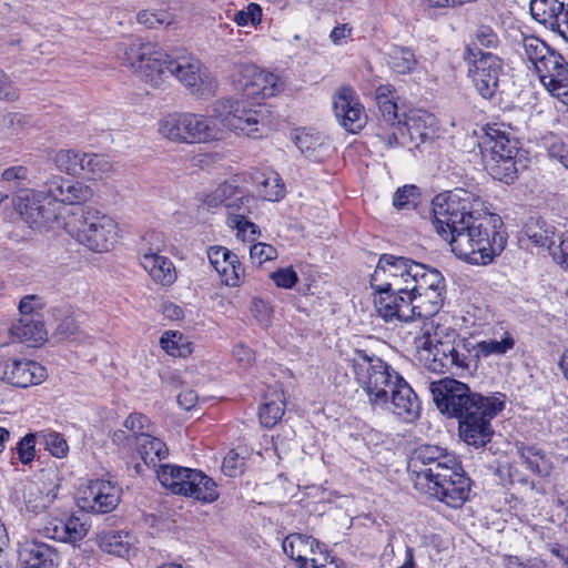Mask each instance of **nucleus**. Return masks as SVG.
<instances>
[{
  "label": "nucleus",
  "mask_w": 568,
  "mask_h": 568,
  "mask_svg": "<svg viewBox=\"0 0 568 568\" xmlns=\"http://www.w3.org/2000/svg\"><path fill=\"white\" fill-rule=\"evenodd\" d=\"M234 81L237 89L253 100L274 97L283 89V82L276 74L261 70L254 64L240 65Z\"/></svg>",
  "instance_id": "17"
},
{
  "label": "nucleus",
  "mask_w": 568,
  "mask_h": 568,
  "mask_svg": "<svg viewBox=\"0 0 568 568\" xmlns=\"http://www.w3.org/2000/svg\"><path fill=\"white\" fill-rule=\"evenodd\" d=\"M541 83L554 97L568 105V63L566 60L550 75L542 79Z\"/></svg>",
  "instance_id": "38"
},
{
  "label": "nucleus",
  "mask_w": 568,
  "mask_h": 568,
  "mask_svg": "<svg viewBox=\"0 0 568 568\" xmlns=\"http://www.w3.org/2000/svg\"><path fill=\"white\" fill-rule=\"evenodd\" d=\"M122 61L152 88L161 87L170 75L171 55L152 42L133 39L123 43Z\"/></svg>",
  "instance_id": "7"
},
{
  "label": "nucleus",
  "mask_w": 568,
  "mask_h": 568,
  "mask_svg": "<svg viewBox=\"0 0 568 568\" xmlns=\"http://www.w3.org/2000/svg\"><path fill=\"white\" fill-rule=\"evenodd\" d=\"M64 524L67 532L65 541H78L82 539L88 532L87 525L77 517H69L65 519Z\"/></svg>",
  "instance_id": "61"
},
{
  "label": "nucleus",
  "mask_w": 568,
  "mask_h": 568,
  "mask_svg": "<svg viewBox=\"0 0 568 568\" xmlns=\"http://www.w3.org/2000/svg\"><path fill=\"white\" fill-rule=\"evenodd\" d=\"M47 449L54 457H64L69 450L65 439L55 432H50L43 436Z\"/></svg>",
  "instance_id": "59"
},
{
  "label": "nucleus",
  "mask_w": 568,
  "mask_h": 568,
  "mask_svg": "<svg viewBox=\"0 0 568 568\" xmlns=\"http://www.w3.org/2000/svg\"><path fill=\"white\" fill-rule=\"evenodd\" d=\"M542 145L550 159L558 161L568 170V144L561 138L555 134H548L542 138Z\"/></svg>",
  "instance_id": "47"
},
{
  "label": "nucleus",
  "mask_w": 568,
  "mask_h": 568,
  "mask_svg": "<svg viewBox=\"0 0 568 568\" xmlns=\"http://www.w3.org/2000/svg\"><path fill=\"white\" fill-rule=\"evenodd\" d=\"M414 344L424 366L434 373L464 372L469 369L470 343L459 338L453 327L426 321L415 336Z\"/></svg>",
  "instance_id": "3"
},
{
  "label": "nucleus",
  "mask_w": 568,
  "mask_h": 568,
  "mask_svg": "<svg viewBox=\"0 0 568 568\" xmlns=\"http://www.w3.org/2000/svg\"><path fill=\"white\" fill-rule=\"evenodd\" d=\"M70 180L64 179L60 175H52L48 179L43 187L45 190L47 197L54 202L65 203L67 192L69 191Z\"/></svg>",
  "instance_id": "49"
},
{
  "label": "nucleus",
  "mask_w": 568,
  "mask_h": 568,
  "mask_svg": "<svg viewBox=\"0 0 568 568\" xmlns=\"http://www.w3.org/2000/svg\"><path fill=\"white\" fill-rule=\"evenodd\" d=\"M251 313L261 325L266 326L271 322L273 310L264 300L253 298L251 302Z\"/></svg>",
  "instance_id": "62"
},
{
  "label": "nucleus",
  "mask_w": 568,
  "mask_h": 568,
  "mask_svg": "<svg viewBox=\"0 0 568 568\" xmlns=\"http://www.w3.org/2000/svg\"><path fill=\"white\" fill-rule=\"evenodd\" d=\"M412 278L415 293V308L418 318L428 320L436 315L443 306L445 293V280L439 271L409 258Z\"/></svg>",
  "instance_id": "10"
},
{
  "label": "nucleus",
  "mask_w": 568,
  "mask_h": 568,
  "mask_svg": "<svg viewBox=\"0 0 568 568\" xmlns=\"http://www.w3.org/2000/svg\"><path fill=\"white\" fill-rule=\"evenodd\" d=\"M459 464L456 456L447 449L436 445H422L413 452L408 469L416 476L415 486L425 490L435 479L452 474Z\"/></svg>",
  "instance_id": "11"
},
{
  "label": "nucleus",
  "mask_w": 568,
  "mask_h": 568,
  "mask_svg": "<svg viewBox=\"0 0 568 568\" xmlns=\"http://www.w3.org/2000/svg\"><path fill=\"white\" fill-rule=\"evenodd\" d=\"M34 447L36 435L32 433L26 434L17 444L18 458L23 465H28L34 459Z\"/></svg>",
  "instance_id": "55"
},
{
  "label": "nucleus",
  "mask_w": 568,
  "mask_h": 568,
  "mask_svg": "<svg viewBox=\"0 0 568 568\" xmlns=\"http://www.w3.org/2000/svg\"><path fill=\"white\" fill-rule=\"evenodd\" d=\"M333 110L338 124L349 133H358L366 124L365 109L351 87L334 93Z\"/></svg>",
  "instance_id": "19"
},
{
  "label": "nucleus",
  "mask_w": 568,
  "mask_h": 568,
  "mask_svg": "<svg viewBox=\"0 0 568 568\" xmlns=\"http://www.w3.org/2000/svg\"><path fill=\"white\" fill-rule=\"evenodd\" d=\"M497 398L484 404L480 409L459 419V436L468 445L483 447L490 442L494 430L490 420L503 409Z\"/></svg>",
  "instance_id": "15"
},
{
  "label": "nucleus",
  "mask_w": 568,
  "mask_h": 568,
  "mask_svg": "<svg viewBox=\"0 0 568 568\" xmlns=\"http://www.w3.org/2000/svg\"><path fill=\"white\" fill-rule=\"evenodd\" d=\"M133 541L134 537L124 531H104L98 537L99 547L103 551L119 557L129 556Z\"/></svg>",
  "instance_id": "33"
},
{
  "label": "nucleus",
  "mask_w": 568,
  "mask_h": 568,
  "mask_svg": "<svg viewBox=\"0 0 568 568\" xmlns=\"http://www.w3.org/2000/svg\"><path fill=\"white\" fill-rule=\"evenodd\" d=\"M17 341L36 346L45 339L47 332L41 321L34 320L32 316H22L20 320L12 322Z\"/></svg>",
  "instance_id": "31"
},
{
  "label": "nucleus",
  "mask_w": 568,
  "mask_h": 568,
  "mask_svg": "<svg viewBox=\"0 0 568 568\" xmlns=\"http://www.w3.org/2000/svg\"><path fill=\"white\" fill-rule=\"evenodd\" d=\"M170 75L185 87L191 94L207 98L214 95L217 81L203 63L192 54L172 58L169 67Z\"/></svg>",
  "instance_id": "13"
},
{
  "label": "nucleus",
  "mask_w": 568,
  "mask_h": 568,
  "mask_svg": "<svg viewBox=\"0 0 568 568\" xmlns=\"http://www.w3.org/2000/svg\"><path fill=\"white\" fill-rule=\"evenodd\" d=\"M419 197L418 189L415 185L399 187L393 197V204L397 209H409L417 204Z\"/></svg>",
  "instance_id": "51"
},
{
  "label": "nucleus",
  "mask_w": 568,
  "mask_h": 568,
  "mask_svg": "<svg viewBox=\"0 0 568 568\" xmlns=\"http://www.w3.org/2000/svg\"><path fill=\"white\" fill-rule=\"evenodd\" d=\"M31 125V119L21 113H8L3 116V128L9 135H18Z\"/></svg>",
  "instance_id": "53"
},
{
  "label": "nucleus",
  "mask_w": 568,
  "mask_h": 568,
  "mask_svg": "<svg viewBox=\"0 0 568 568\" xmlns=\"http://www.w3.org/2000/svg\"><path fill=\"white\" fill-rule=\"evenodd\" d=\"M93 196L92 189L79 181L70 180L69 191L67 192L65 203L68 205L82 204L90 201Z\"/></svg>",
  "instance_id": "50"
},
{
  "label": "nucleus",
  "mask_w": 568,
  "mask_h": 568,
  "mask_svg": "<svg viewBox=\"0 0 568 568\" xmlns=\"http://www.w3.org/2000/svg\"><path fill=\"white\" fill-rule=\"evenodd\" d=\"M45 378L47 369L34 361L12 358L4 363L2 379L12 386L27 388L41 384Z\"/></svg>",
  "instance_id": "23"
},
{
  "label": "nucleus",
  "mask_w": 568,
  "mask_h": 568,
  "mask_svg": "<svg viewBox=\"0 0 568 568\" xmlns=\"http://www.w3.org/2000/svg\"><path fill=\"white\" fill-rule=\"evenodd\" d=\"M84 160L85 152L74 149H61L53 156L55 168L71 175L83 173Z\"/></svg>",
  "instance_id": "37"
},
{
  "label": "nucleus",
  "mask_w": 568,
  "mask_h": 568,
  "mask_svg": "<svg viewBox=\"0 0 568 568\" xmlns=\"http://www.w3.org/2000/svg\"><path fill=\"white\" fill-rule=\"evenodd\" d=\"M429 390L439 412L458 419L495 399V397H484L473 393L465 383L449 377L432 382Z\"/></svg>",
  "instance_id": "8"
},
{
  "label": "nucleus",
  "mask_w": 568,
  "mask_h": 568,
  "mask_svg": "<svg viewBox=\"0 0 568 568\" xmlns=\"http://www.w3.org/2000/svg\"><path fill=\"white\" fill-rule=\"evenodd\" d=\"M277 251L270 244L255 243L250 247V258L254 264L261 265L266 261L276 258Z\"/></svg>",
  "instance_id": "58"
},
{
  "label": "nucleus",
  "mask_w": 568,
  "mask_h": 568,
  "mask_svg": "<svg viewBox=\"0 0 568 568\" xmlns=\"http://www.w3.org/2000/svg\"><path fill=\"white\" fill-rule=\"evenodd\" d=\"M317 545V539L303 534H290L282 542V548L298 568H310L308 549Z\"/></svg>",
  "instance_id": "28"
},
{
  "label": "nucleus",
  "mask_w": 568,
  "mask_h": 568,
  "mask_svg": "<svg viewBox=\"0 0 568 568\" xmlns=\"http://www.w3.org/2000/svg\"><path fill=\"white\" fill-rule=\"evenodd\" d=\"M422 118L409 116L405 122V126L408 131V134L413 141L418 140L420 143L426 142L430 139L432 133L427 130L426 126L422 128ZM425 123L426 121L423 120Z\"/></svg>",
  "instance_id": "60"
},
{
  "label": "nucleus",
  "mask_w": 568,
  "mask_h": 568,
  "mask_svg": "<svg viewBox=\"0 0 568 568\" xmlns=\"http://www.w3.org/2000/svg\"><path fill=\"white\" fill-rule=\"evenodd\" d=\"M204 203L209 207L224 206L231 213L229 226L236 229V236L242 241H254L260 234L258 226L247 220L258 210L255 195L244 191L234 183L225 182L206 195Z\"/></svg>",
  "instance_id": "5"
},
{
  "label": "nucleus",
  "mask_w": 568,
  "mask_h": 568,
  "mask_svg": "<svg viewBox=\"0 0 568 568\" xmlns=\"http://www.w3.org/2000/svg\"><path fill=\"white\" fill-rule=\"evenodd\" d=\"M1 182L8 190L19 195L29 189V170L23 165L10 166L1 173Z\"/></svg>",
  "instance_id": "43"
},
{
  "label": "nucleus",
  "mask_w": 568,
  "mask_h": 568,
  "mask_svg": "<svg viewBox=\"0 0 568 568\" xmlns=\"http://www.w3.org/2000/svg\"><path fill=\"white\" fill-rule=\"evenodd\" d=\"M144 246L141 252V265L151 278L169 286L176 280V271L170 258L161 255L164 247L163 235L159 232H150L143 236Z\"/></svg>",
  "instance_id": "16"
},
{
  "label": "nucleus",
  "mask_w": 568,
  "mask_h": 568,
  "mask_svg": "<svg viewBox=\"0 0 568 568\" xmlns=\"http://www.w3.org/2000/svg\"><path fill=\"white\" fill-rule=\"evenodd\" d=\"M519 454L529 470L541 476L548 475L550 466L540 449L532 446H523L519 448Z\"/></svg>",
  "instance_id": "45"
},
{
  "label": "nucleus",
  "mask_w": 568,
  "mask_h": 568,
  "mask_svg": "<svg viewBox=\"0 0 568 568\" xmlns=\"http://www.w3.org/2000/svg\"><path fill=\"white\" fill-rule=\"evenodd\" d=\"M481 201L467 190L456 189L433 201L434 226L452 252L470 264L486 265L500 254L506 237L501 219L483 212Z\"/></svg>",
  "instance_id": "1"
},
{
  "label": "nucleus",
  "mask_w": 568,
  "mask_h": 568,
  "mask_svg": "<svg viewBox=\"0 0 568 568\" xmlns=\"http://www.w3.org/2000/svg\"><path fill=\"white\" fill-rule=\"evenodd\" d=\"M187 143H209L224 139V130L219 125L212 111L211 115L186 113Z\"/></svg>",
  "instance_id": "26"
},
{
  "label": "nucleus",
  "mask_w": 568,
  "mask_h": 568,
  "mask_svg": "<svg viewBox=\"0 0 568 568\" xmlns=\"http://www.w3.org/2000/svg\"><path fill=\"white\" fill-rule=\"evenodd\" d=\"M207 257L214 270L227 286H237L244 276V268L236 254L224 246H211Z\"/></svg>",
  "instance_id": "25"
},
{
  "label": "nucleus",
  "mask_w": 568,
  "mask_h": 568,
  "mask_svg": "<svg viewBox=\"0 0 568 568\" xmlns=\"http://www.w3.org/2000/svg\"><path fill=\"white\" fill-rule=\"evenodd\" d=\"M135 444L145 464H154L156 459L161 460L168 456L166 445L149 433H141L136 436Z\"/></svg>",
  "instance_id": "36"
},
{
  "label": "nucleus",
  "mask_w": 568,
  "mask_h": 568,
  "mask_svg": "<svg viewBox=\"0 0 568 568\" xmlns=\"http://www.w3.org/2000/svg\"><path fill=\"white\" fill-rule=\"evenodd\" d=\"M386 62L396 73L406 74L414 70L417 60L410 49L395 45L388 51Z\"/></svg>",
  "instance_id": "40"
},
{
  "label": "nucleus",
  "mask_w": 568,
  "mask_h": 568,
  "mask_svg": "<svg viewBox=\"0 0 568 568\" xmlns=\"http://www.w3.org/2000/svg\"><path fill=\"white\" fill-rule=\"evenodd\" d=\"M112 172L113 164L105 155L85 153L83 173L89 179H102Z\"/></svg>",
  "instance_id": "44"
},
{
  "label": "nucleus",
  "mask_w": 568,
  "mask_h": 568,
  "mask_svg": "<svg viewBox=\"0 0 568 568\" xmlns=\"http://www.w3.org/2000/svg\"><path fill=\"white\" fill-rule=\"evenodd\" d=\"M124 426L126 429L132 432L134 439L136 440V436L141 433H146L145 429H149V418L142 414L133 413L130 414L124 420Z\"/></svg>",
  "instance_id": "64"
},
{
  "label": "nucleus",
  "mask_w": 568,
  "mask_h": 568,
  "mask_svg": "<svg viewBox=\"0 0 568 568\" xmlns=\"http://www.w3.org/2000/svg\"><path fill=\"white\" fill-rule=\"evenodd\" d=\"M485 143L490 150V174L500 181L513 180L517 173L515 158L518 153V142L496 125H489Z\"/></svg>",
  "instance_id": "14"
},
{
  "label": "nucleus",
  "mask_w": 568,
  "mask_h": 568,
  "mask_svg": "<svg viewBox=\"0 0 568 568\" xmlns=\"http://www.w3.org/2000/svg\"><path fill=\"white\" fill-rule=\"evenodd\" d=\"M402 131L403 128L400 125L385 126L378 123V130L375 135L386 150H390L398 146V132Z\"/></svg>",
  "instance_id": "56"
},
{
  "label": "nucleus",
  "mask_w": 568,
  "mask_h": 568,
  "mask_svg": "<svg viewBox=\"0 0 568 568\" xmlns=\"http://www.w3.org/2000/svg\"><path fill=\"white\" fill-rule=\"evenodd\" d=\"M464 59L468 63V75L477 92L484 99H493L499 90L503 61L490 52L466 45Z\"/></svg>",
  "instance_id": "12"
},
{
  "label": "nucleus",
  "mask_w": 568,
  "mask_h": 568,
  "mask_svg": "<svg viewBox=\"0 0 568 568\" xmlns=\"http://www.w3.org/2000/svg\"><path fill=\"white\" fill-rule=\"evenodd\" d=\"M531 17L568 42V3L561 0H531Z\"/></svg>",
  "instance_id": "22"
},
{
  "label": "nucleus",
  "mask_w": 568,
  "mask_h": 568,
  "mask_svg": "<svg viewBox=\"0 0 568 568\" xmlns=\"http://www.w3.org/2000/svg\"><path fill=\"white\" fill-rule=\"evenodd\" d=\"M18 561L21 568H55L58 554L50 545L27 538L18 544Z\"/></svg>",
  "instance_id": "24"
},
{
  "label": "nucleus",
  "mask_w": 568,
  "mask_h": 568,
  "mask_svg": "<svg viewBox=\"0 0 568 568\" xmlns=\"http://www.w3.org/2000/svg\"><path fill=\"white\" fill-rule=\"evenodd\" d=\"M244 458L234 449L230 450L223 458L221 469L229 477H236L243 473Z\"/></svg>",
  "instance_id": "57"
},
{
  "label": "nucleus",
  "mask_w": 568,
  "mask_h": 568,
  "mask_svg": "<svg viewBox=\"0 0 568 568\" xmlns=\"http://www.w3.org/2000/svg\"><path fill=\"white\" fill-rule=\"evenodd\" d=\"M300 151L310 159L320 161L325 149V136L320 132H300L295 138Z\"/></svg>",
  "instance_id": "39"
},
{
  "label": "nucleus",
  "mask_w": 568,
  "mask_h": 568,
  "mask_svg": "<svg viewBox=\"0 0 568 568\" xmlns=\"http://www.w3.org/2000/svg\"><path fill=\"white\" fill-rule=\"evenodd\" d=\"M271 278L276 286L282 288H292L297 283V274L292 267L280 268L271 274Z\"/></svg>",
  "instance_id": "63"
},
{
  "label": "nucleus",
  "mask_w": 568,
  "mask_h": 568,
  "mask_svg": "<svg viewBox=\"0 0 568 568\" xmlns=\"http://www.w3.org/2000/svg\"><path fill=\"white\" fill-rule=\"evenodd\" d=\"M498 44L497 33L488 26H480L475 32V40L469 45L481 51L479 47L495 49Z\"/></svg>",
  "instance_id": "52"
},
{
  "label": "nucleus",
  "mask_w": 568,
  "mask_h": 568,
  "mask_svg": "<svg viewBox=\"0 0 568 568\" xmlns=\"http://www.w3.org/2000/svg\"><path fill=\"white\" fill-rule=\"evenodd\" d=\"M263 17L262 7L258 3L251 2L245 6L243 9L236 11L232 18V20L239 27H253L257 28L261 24Z\"/></svg>",
  "instance_id": "48"
},
{
  "label": "nucleus",
  "mask_w": 568,
  "mask_h": 568,
  "mask_svg": "<svg viewBox=\"0 0 568 568\" xmlns=\"http://www.w3.org/2000/svg\"><path fill=\"white\" fill-rule=\"evenodd\" d=\"M186 113H172L159 121V133L173 142L187 143Z\"/></svg>",
  "instance_id": "35"
},
{
  "label": "nucleus",
  "mask_w": 568,
  "mask_h": 568,
  "mask_svg": "<svg viewBox=\"0 0 568 568\" xmlns=\"http://www.w3.org/2000/svg\"><path fill=\"white\" fill-rule=\"evenodd\" d=\"M520 55L531 64L540 82L564 61V57L536 36L521 34Z\"/></svg>",
  "instance_id": "18"
},
{
  "label": "nucleus",
  "mask_w": 568,
  "mask_h": 568,
  "mask_svg": "<svg viewBox=\"0 0 568 568\" xmlns=\"http://www.w3.org/2000/svg\"><path fill=\"white\" fill-rule=\"evenodd\" d=\"M409 258L383 254L374 273L371 275L372 287H384V290L396 293L398 315L396 320L409 322L418 317L415 308V293L413 285L408 283L412 278Z\"/></svg>",
  "instance_id": "4"
},
{
  "label": "nucleus",
  "mask_w": 568,
  "mask_h": 568,
  "mask_svg": "<svg viewBox=\"0 0 568 568\" xmlns=\"http://www.w3.org/2000/svg\"><path fill=\"white\" fill-rule=\"evenodd\" d=\"M219 125L240 135L261 138L267 126L263 109L253 108L243 100L221 99L213 103Z\"/></svg>",
  "instance_id": "9"
},
{
  "label": "nucleus",
  "mask_w": 568,
  "mask_h": 568,
  "mask_svg": "<svg viewBox=\"0 0 568 568\" xmlns=\"http://www.w3.org/2000/svg\"><path fill=\"white\" fill-rule=\"evenodd\" d=\"M447 477L435 479L424 491L437 498L452 508H459L467 500L470 481L464 473L460 464L457 469H453Z\"/></svg>",
  "instance_id": "20"
},
{
  "label": "nucleus",
  "mask_w": 568,
  "mask_h": 568,
  "mask_svg": "<svg viewBox=\"0 0 568 568\" xmlns=\"http://www.w3.org/2000/svg\"><path fill=\"white\" fill-rule=\"evenodd\" d=\"M274 398H266L258 410L262 425L273 427L283 416L285 410V402L282 392L275 390Z\"/></svg>",
  "instance_id": "41"
},
{
  "label": "nucleus",
  "mask_w": 568,
  "mask_h": 568,
  "mask_svg": "<svg viewBox=\"0 0 568 568\" xmlns=\"http://www.w3.org/2000/svg\"><path fill=\"white\" fill-rule=\"evenodd\" d=\"M379 112H381V120L379 123L385 126H395L400 125V121L398 119L397 113V104L393 99L389 100H379V103H377Z\"/></svg>",
  "instance_id": "54"
},
{
  "label": "nucleus",
  "mask_w": 568,
  "mask_h": 568,
  "mask_svg": "<svg viewBox=\"0 0 568 568\" xmlns=\"http://www.w3.org/2000/svg\"><path fill=\"white\" fill-rule=\"evenodd\" d=\"M515 347V338L509 332H504L500 339L488 338L470 344V354L476 358H487L489 356H503Z\"/></svg>",
  "instance_id": "32"
},
{
  "label": "nucleus",
  "mask_w": 568,
  "mask_h": 568,
  "mask_svg": "<svg viewBox=\"0 0 568 568\" xmlns=\"http://www.w3.org/2000/svg\"><path fill=\"white\" fill-rule=\"evenodd\" d=\"M160 345L172 356L185 357L191 353L190 344L178 332H165L160 338Z\"/></svg>",
  "instance_id": "46"
},
{
  "label": "nucleus",
  "mask_w": 568,
  "mask_h": 568,
  "mask_svg": "<svg viewBox=\"0 0 568 568\" xmlns=\"http://www.w3.org/2000/svg\"><path fill=\"white\" fill-rule=\"evenodd\" d=\"M120 503V488L113 483L103 479L90 481L82 491L79 506L83 510L95 514H106L115 509Z\"/></svg>",
  "instance_id": "21"
},
{
  "label": "nucleus",
  "mask_w": 568,
  "mask_h": 568,
  "mask_svg": "<svg viewBox=\"0 0 568 568\" xmlns=\"http://www.w3.org/2000/svg\"><path fill=\"white\" fill-rule=\"evenodd\" d=\"M47 197L45 190L27 189L22 191L14 201L17 210L27 220L32 223H40L48 219L43 201Z\"/></svg>",
  "instance_id": "27"
},
{
  "label": "nucleus",
  "mask_w": 568,
  "mask_h": 568,
  "mask_svg": "<svg viewBox=\"0 0 568 568\" xmlns=\"http://www.w3.org/2000/svg\"><path fill=\"white\" fill-rule=\"evenodd\" d=\"M349 361L355 381L374 409L392 413L407 423L419 416L420 404L414 389L386 362L357 349Z\"/></svg>",
  "instance_id": "2"
},
{
  "label": "nucleus",
  "mask_w": 568,
  "mask_h": 568,
  "mask_svg": "<svg viewBox=\"0 0 568 568\" xmlns=\"http://www.w3.org/2000/svg\"><path fill=\"white\" fill-rule=\"evenodd\" d=\"M373 290L375 291L374 304L378 315L386 322L396 320V315H398L396 293L384 290V287H373Z\"/></svg>",
  "instance_id": "42"
},
{
  "label": "nucleus",
  "mask_w": 568,
  "mask_h": 568,
  "mask_svg": "<svg viewBox=\"0 0 568 568\" xmlns=\"http://www.w3.org/2000/svg\"><path fill=\"white\" fill-rule=\"evenodd\" d=\"M183 496L204 503H213L219 498L217 486L215 481L203 471L194 469Z\"/></svg>",
  "instance_id": "30"
},
{
  "label": "nucleus",
  "mask_w": 568,
  "mask_h": 568,
  "mask_svg": "<svg viewBox=\"0 0 568 568\" xmlns=\"http://www.w3.org/2000/svg\"><path fill=\"white\" fill-rule=\"evenodd\" d=\"M194 469L176 465H161L156 470V477L161 485L173 494L183 495Z\"/></svg>",
  "instance_id": "29"
},
{
  "label": "nucleus",
  "mask_w": 568,
  "mask_h": 568,
  "mask_svg": "<svg viewBox=\"0 0 568 568\" xmlns=\"http://www.w3.org/2000/svg\"><path fill=\"white\" fill-rule=\"evenodd\" d=\"M67 232L80 244L94 252L111 250L118 240V223L104 212L87 206L80 217L65 223Z\"/></svg>",
  "instance_id": "6"
},
{
  "label": "nucleus",
  "mask_w": 568,
  "mask_h": 568,
  "mask_svg": "<svg viewBox=\"0 0 568 568\" xmlns=\"http://www.w3.org/2000/svg\"><path fill=\"white\" fill-rule=\"evenodd\" d=\"M253 181L256 185V199L264 201H278L285 194V187L281 179L276 174L266 176L264 173H255Z\"/></svg>",
  "instance_id": "34"
}]
</instances>
